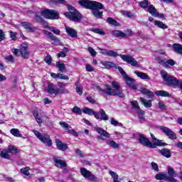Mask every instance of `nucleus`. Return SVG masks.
<instances>
[{"instance_id": "7c9ffc66", "label": "nucleus", "mask_w": 182, "mask_h": 182, "mask_svg": "<svg viewBox=\"0 0 182 182\" xmlns=\"http://www.w3.org/2000/svg\"><path fill=\"white\" fill-rule=\"evenodd\" d=\"M154 25L155 26H157V28H160V29H168V26L167 25L158 20L154 21Z\"/></svg>"}, {"instance_id": "79ce46f5", "label": "nucleus", "mask_w": 182, "mask_h": 182, "mask_svg": "<svg viewBox=\"0 0 182 182\" xmlns=\"http://www.w3.org/2000/svg\"><path fill=\"white\" fill-rule=\"evenodd\" d=\"M168 174L169 176L168 177H177V173L176 172L174 168L171 166L168 167Z\"/></svg>"}, {"instance_id": "c03bdc74", "label": "nucleus", "mask_w": 182, "mask_h": 182, "mask_svg": "<svg viewBox=\"0 0 182 182\" xmlns=\"http://www.w3.org/2000/svg\"><path fill=\"white\" fill-rule=\"evenodd\" d=\"M91 32H94V33H98V35H102L105 36L106 33L102 28H92Z\"/></svg>"}, {"instance_id": "a878e982", "label": "nucleus", "mask_w": 182, "mask_h": 182, "mask_svg": "<svg viewBox=\"0 0 182 182\" xmlns=\"http://www.w3.org/2000/svg\"><path fill=\"white\" fill-rule=\"evenodd\" d=\"M100 63L105 66V69H111V68L116 66V64L112 61H101Z\"/></svg>"}, {"instance_id": "b1692460", "label": "nucleus", "mask_w": 182, "mask_h": 182, "mask_svg": "<svg viewBox=\"0 0 182 182\" xmlns=\"http://www.w3.org/2000/svg\"><path fill=\"white\" fill-rule=\"evenodd\" d=\"M159 153H160L161 156H164V157H166V159H170V157H171V152L168 149H163L159 150Z\"/></svg>"}, {"instance_id": "bb28decb", "label": "nucleus", "mask_w": 182, "mask_h": 182, "mask_svg": "<svg viewBox=\"0 0 182 182\" xmlns=\"http://www.w3.org/2000/svg\"><path fill=\"white\" fill-rule=\"evenodd\" d=\"M140 92H142L143 95H146L149 99H153V97H154V93L146 88H141Z\"/></svg>"}, {"instance_id": "49530a36", "label": "nucleus", "mask_w": 182, "mask_h": 182, "mask_svg": "<svg viewBox=\"0 0 182 182\" xmlns=\"http://www.w3.org/2000/svg\"><path fill=\"white\" fill-rule=\"evenodd\" d=\"M168 65L171 66H174V65H176V61H174L173 59L167 60L165 61V63H164V68H168Z\"/></svg>"}, {"instance_id": "5fc2aeb1", "label": "nucleus", "mask_w": 182, "mask_h": 182, "mask_svg": "<svg viewBox=\"0 0 182 182\" xmlns=\"http://www.w3.org/2000/svg\"><path fill=\"white\" fill-rule=\"evenodd\" d=\"M140 6L144 9L149 8V6H150V3H149L148 0H144L140 3Z\"/></svg>"}, {"instance_id": "9b49d317", "label": "nucleus", "mask_w": 182, "mask_h": 182, "mask_svg": "<svg viewBox=\"0 0 182 182\" xmlns=\"http://www.w3.org/2000/svg\"><path fill=\"white\" fill-rule=\"evenodd\" d=\"M43 33H45V35H47V36H48V38H50V39L51 41H53L54 45H56V46L62 45L60 40L58 37H56V36L53 35V33H52L46 30L43 31Z\"/></svg>"}, {"instance_id": "6ab92c4d", "label": "nucleus", "mask_w": 182, "mask_h": 182, "mask_svg": "<svg viewBox=\"0 0 182 182\" xmlns=\"http://www.w3.org/2000/svg\"><path fill=\"white\" fill-rule=\"evenodd\" d=\"M65 31L67 32L68 36H70L71 38H77V31H76V30L74 28L66 26Z\"/></svg>"}, {"instance_id": "473e14b6", "label": "nucleus", "mask_w": 182, "mask_h": 182, "mask_svg": "<svg viewBox=\"0 0 182 182\" xmlns=\"http://www.w3.org/2000/svg\"><path fill=\"white\" fill-rule=\"evenodd\" d=\"M51 11L52 9H46L42 10L41 13V16H43L46 19H49Z\"/></svg>"}, {"instance_id": "a211bd4d", "label": "nucleus", "mask_w": 182, "mask_h": 182, "mask_svg": "<svg viewBox=\"0 0 182 182\" xmlns=\"http://www.w3.org/2000/svg\"><path fill=\"white\" fill-rule=\"evenodd\" d=\"M151 137L154 142L152 144L155 145V149H156V147H157V146L159 147H163L164 146H167V144L163 142L162 140H159L157 138H156V136H154V134H153L152 133H151Z\"/></svg>"}, {"instance_id": "f03ea898", "label": "nucleus", "mask_w": 182, "mask_h": 182, "mask_svg": "<svg viewBox=\"0 0 182 182\" xmlns=\"http://www.w3.org/2000/svg\"><path fill=\"white\" fill-rule=\"evenodd\" d=\"M100 50H101V53L102 55H106V56H111V58H117V56H119L124 62H126V63H129L132 66H134L135 68H139V62L133 58V56L130 55H119L117 52L112 50H106V49H102L99 48Z\"/></svg>"}, {"instance_id": "e433bc0d", "label": "nucleus", "mask_w": 182, "mask_h": 182, "mask_svg": "<svg viewBox=\"0 0 182 182\" xmlns=\"http://www.w3.org/2000/svg\"><path fill=\"white\" fill-rule=\"evenodd\" d=\"M99 114L101 116L100 117L101 120H104V121L109 120V115H107L106 114V112H105V109H100V112H99Z\"/></svg>"}, {"instance_id": "2eb2a0df", "label": "nucleus", "mask_w": 182, "mask_h": 182, "mask_svg": "<svg viewBox=\"0 0 182 182\" xmlns=\"http://www.w3.org/2000/svg\"><path fill=\"white\" fill-rule=\"evenodd\" d=\"M21 23L23 28H25L27 32L33 33L36 32L37 29L36 27L33 26V25L29 22H21Z\"/></svg>"}, {"instance_id": "774afa93", "label": "nucleus", "mask_w": 182, "mask_h": 182, "mask_svg": "<svg viewBox=\"0 0 182 182\" xmlns=\"http://www.w3.org/2000/svg\"><path fill=\"white\" fill-rule=\"evenodd\" d=\"M4 178L6 181H9V182H15V180H14V178L6 176V175H4Z\"/></svg>"}, {"instance_id": "9d476101", "label": "nucleus", "mask_w": 182, "mask_h": 182, "mask_svg": "<svg viewBox=\"0 0 182 182\" xmlns=\"http://www.w3.org/2000/svg\"><path fill=\"white\" fill-rule=\"evenodd\" d=\"M155 178L156 180H165L168 182H178V180L174 178V177H168L166 173H159L156 175Z\"/></svg>"}, {"instance_id": "13d9d810", "label": "nucleus", "mask_w": 182, "mask_h": 182, "mask_svg": "<svg viewBox=\"0 0 182 182\" xmlns=\"http://www.w3.org/2000/svg\"><path fill=\"white\" fill-rule=\"evenodd\" d=\"M72 112L76 113L77 114H82V110L77 106H75L73 108Z\"/></svg>"}, {"instance_id": "f8f14e48", "label": "nucleus", "mask_w": 182, "mask_h": 182, "mask_svg": "<svg viewBox=\"0 0 182 182\" xmlns=\"http://www.w3.org/2000/svg\"><path fill=\"white\" fill-rule=\"evenodd\" d=\"M20 55L24 59H28L29 58V52H28V44L23 43L20 46Z\"/></svg>"}, {"instance_id": "393cba45", "label": "nucleus", "mask_w": 182, "mask_h": 182, "mask_svg": "<svg viewBox=\"0 0 182 182\" xmlns=\"http://www.w3.org/2000/svg\"><path fill=\"white\" fill-rule=\"evenodd\" d=\"M112 35H113V36H115V38H126V34L119 30L112 31Z\"/></svg>"}, {"instance_id": "3c124183", "label": "nucleus", "mask_w": 182, "mask_h": 182, "mask_svg": "<svg viewBox=\"0 0 182 182\" xmlns=\"http://www.w3.org/2000/svg\"><path fill=\"white\" fill-rule=\"evenodd\" d=\"M29 170H31V168L27 166L21 168L20 171L22 174H24V176H31V173H29Z\"/></svg>"}, {"instance_id": "ddd939ff", "label": "nucleus", "mask_w": 182, "mask_h": 182, "mask_svg": "<svg viewBox=\"0 0 182 182\" xmlns=\"http://www.w3.org/2000/svg\"><path fill=\"white\" fill-rule=\"evenodd\" d=\"M80 173L82 176L85 177V178H90L91 181H93V180L96 178V176H95V175H92V172L86 169V168H81Z\"/></svg>"}, {"instance_id": "f257e3e1", "label": "nucleus", "mask_w": 182, "mask_h": 182, "mask_svg": "<svg viewBox=\"0 0 182 182\" xmlns=\"http://www.w3.org/2000/svg\"><path fill=\"white\" fill-rule=\"evenodd\" d=\"M106 90L102 89L100 86L92 84V89L94 90H97L100 92L105 93V95H107L108 96H118V97H120L121 99H124L126 97V95L123 92L122 90V88L120 87V85L117 81H112V87L109 85H106Z\"/></svg>"}, {"instance_id": "1a4fd4ad", "label": "nucleus", "mask_w": 182, "mask_h": 182, "mask_svg": "<svg viewBox=\"0 0 182 182\" xmlns=\"http://www.w3.org/2000/svg\"><path fill=\"white\" fill-rule=\"evenodd\" d=\"M159 129L162 132V133H164V134H166V136H167L171 140H176L177 139V135L174 132L170 129V128L164 126H161Z\"/></svg>"}, {"instance_id": "ea45409f", "label": "nucleus", "mask_w": 182, "mask_h": 182, "mask_svg": "<svg viewBox=\"0 0 182 182\" xmlns=\"http://www.w3.org/2000/svg\"><path fill=\"white\" fill-rule=\"evenodd\" d=\"M35 21L36 22H37L38 23H41V25H46V21H45V19H43V18H42V16L36 15L35 16Z\"/></svg>"}, {"instance_id": "2f4dec72", "label": "nucleus", "mask_w": 182, "mask_h": 182, "mask_svg": "<svg viewBox=\"0 0 182 182\" xmlns=\"http://www.w3.org/2000/svg\"><path fill=\"white\" fill-rule=\"evenodd\" d=\"M134 73L138 77H140V79L150 80V77L144 73L135 71Z\"/></svg>"}, {"instance_id": "72a5a7b5", "label": "nucleus", "mask_w": 182, "mask_h": 182, "mask_svg": "<svg viewBox=\"0 0 182 182\" xmlns=\"http://www.w3.org/2000/svg\"><path fill=\"white\" fill-rule=\"evenodd\" d=\"M155 95H156V96H161L164 97H170V94L168 93V92L165 90L155 91Z\"/></svg>"}, {"instance_id": "4d7b16f0", "label": "nucleus", "mask_w": 182, "mask_h": 182, "mask_svg": "<svg viewBox=\"0 0 182 182\" xmlns=\"http://www.w3.org/2000/svg\"><path fill=\"white\" fill-rule=\"evenodd\" d=\"M155 60H156L158 63H159L160 65L164 67V63H166V61L163 60V58H161V57L156 56L155 58Z\"/></svg>"}, {"instance_id": "a19ab883", "label": "nucleus", "mask_w": 182, "mask_h": 182, "mask_svg": "<svg viewBox=\"0 0 182 182\" xmlns=\"http://www.w3.org/2000/svg\"><path fill=\"white\" fill-rule=\"evenodd\" d=\"M139 99H140L142 105H144V106H145L146 108L151 107L152 105H151V100L147 102V100H146L143 97H140Z\"/></svg>"}, {"instance_id": "a18cd8bd", "label": "nucleus", "mask_w": 182, "mask_h": 182, "mask_svg": "<svg viewBox=\"0 0 182 182\" xmlns=\"http://www.w3.org/2000/svg\"><path fill=\"white\" fill-rule=\"evenodd\" d=\"M107 22L112 26H119V23L117 21L110 17L107 18Z\"/></svg>"}, {"instance_id": "423d86ee", "label": "nucleus", "mask_w": 182, "mask_h": 182, "mask_svg": "<svg viewBox=\"0 0 182 182\" xmlns=\"http://www.w3.org/2000/svg\"><path fill=\"white\" fill-rule=\"evenodd\" d=\"M33 133H34L35 136L44 144L48 146V147H52V139L50 136L48 134H41L37 130L33 129Z\"/></svg>"}, {"instance_id": "58836bf2", "label": "nucleus", "mask_w": 182, "mask_h": 182, "mask_svg": "<svg viewBox=\"0 0 182 182\" xmlns=\"http://www.w3.org/2000/svg\"><path fill=\"white\" fill-rule=\"evenodd\" d=\"M148 12L152 15V16H157V10L154 7V6L149 4L148 7Z\"/></svg>"}, {"instance_id": "4468645a", "label": "nucleus", "mask_w": 182, "mask_h": 182, "mask_svg": "<svg viewBox=\"0 0 182 182\" xmlns=\"http://www.w3.org/2000/svg\"><path fill=\"white\" fill-rule=\"evenodd\" d=\"M82 113H85V114H88L89 116H95V119H97V120H99V119H100V115H99V114L96 112H95V110L89 108V107H85L82 109Z\"/></svg>"}, {"instance_id": "37998d69", "label": "nucleus", "mask_w": 182, "mask_h": 182, "mask_svg": "<svg viewBox=\"0 0 182 182\" xmlns=\"http://www.w3.org/2000/svg\"><path fill=\"white\" fill-rule=\"evenodd\" d=\"M109 174L113 178V182H120L119 181V175L117 173L113 171H109Z\"/></svg>"}, {"instance_id": "cd10ccee", "label": "nucleus", "mask_w": 182, "mask_h": 182, "mask_svg": "<svg viewBox=\"0 0 182 182\" xmlns=\"http://www.w3.org/2000/svg\"><path fill=\"white\" fill-rule=\"evenodd\" d=\"M10 133L15 137H21L22 139H26V137H24L22 136V134H21V132L18 129H11L10 130Z\"/></svg>"}, {"instance_id": "c9c22d12", "label": "nucleus", "mask_w": 182, "mask_h": 182, "mask_svg": "<svg viewBox=\"0 0 182 182\" xmlns=\"http://www.w3.org/2000/svg\"><path fill=\"white\" fill-rule=\"evenodd\" d=\"M0 156L3 159H6L7 160H9V159H11L9 149H3L0 153Z\"/></svg>"}, {"instance_id": "c756f323", "label": "nucleus", "mask_w": 182, "mask_h": 182, "mask_svg": "<svg viewBox=\"0 0 182 182\" xmlns=\"http://www.w3.org/2000/svg\"><path fill=\"white\" fill-rule=\"evenodd\" d=\"M136 113L139 119V122L144 123V121L146 120V117H144V111L140 109L136 111Z\"/></svg>"}, {"instance_id": "dca6fc26", "label": "nucleus", "mask_w": 182, "mask_h": 182, "mask_svg": "<svg viewBox=\"0 0 182 182\" xmlns=\"http://www.w3.org/2000/svg\"><path fill=\"white\" fill-rule=\"evenodd\" d=\"M124 79L125 80L127 85L129 87H131L134 90H137V86H136V84H134V82H136V80H134V79L129 77V75H127V77H124Z\"/></svg>"}, {"instance_id": "de8ad7c7", "label": "nucleus", "mask_w": 182, "mask_h": 182, "mask_svg": "<svg viewBox=\"0 0 182 182\" xmlns=\"http://www.w3.org/2000/svg\"><path fill=\"white\" fill-rule=\"evenodd\" d=\"M9 150V153H11V154H16V153H19V149H16V147L14 146H10L7 149Z\"/></svg>"}, {"instance_id": "680f3d73", "label": "nucleus", "mask_w": 182, "mask_h": 182, "mask_svg": "<svg viewBox=\"0 0 182 182\" xmlns=\"http://www.w3.org/2000/svg\"><path fill=\"white\" fill-rule=\"evenodd\" d=\"M117 69L119 70V72L121 73V75L123 76V77H127V75L126 74V72L122 67H117Z\"/></svg>"}, {"instance_id": "4c0bfd02", "label": "nucleus", "mask_w": 182, "mask_h": 182, "mask_svg": "<svg viewBox=\"0 0 182 182\" xmlns=\"http://www.w3.org/2000/svg\"><path fill=\"white\" fill-rule=\"evenodd\" d=\"M106 144H108L109 147H112V149H119V147H120L114 140H107Z\"/></svg>"}, {"instance_id": "0eeeda50", "label": "nucleus", "mask_w": 182, "mask_h": 182, "mask_svg": "<svg viewBox=\"0 0 182 182\" xmlns=\"http://www.w3.org/2000/svg\"><path fill=\"white\" fill-rule=\"evenodd\" d=\"M47 92L49 93V95H55V96H58V95H63L65 90L60 88H55L54 83H49Z\"/></svg>"}, {"instance_id": "6e6552de", "label": "nucleus", "mask_w": 182, "mask_h": 182, "mask_svg": "<svg viewBox=\"0 0 182 182\" xmlns=\"http://www.w3.org/2000/svg\"><path fill=\"white\" fill-rule=\"evenodd\" d=\"M139 142L140 144H142V146H145V147H150L151 149H156V145L153 144L149 139L146 138V136H144L143 134H139Z\"/></svg>"}, {"instance_id": "0e129e2a", "label": "nucleus", "mask_w": 182, "mask_h": 182, "mask_svg": "<svg viewBox=\"0 0 182 182\" xmlns=\"http://www.w3.org/2000/svg\"><path fill=\"white\" fill-rule=\"evenodd\" d=\"M151 166L155 171H159V165L154 162H151Z\"/></svg>"}, {"instance_id": "bf43d9fd", "label": "nucleus", "mask_w": 182, "mask_h": 182, "mask_svg": "<svg viewBox=\"0 0 182 182\" xmlns=\"http://www.w3.org/2000/svg\"><path fill=\"white\" fill-rule=\"evenodd\" d=\"M11 52H12V53H14V55H15L16 56H21V51H20L19 49L12 48V49H11Z\"/></svg>"}, {"instance_id": "aec40b11", "label": "nucleus", "mask_w": 182, "mask_h": 182, "mask_svg": "<svg viewBox=\"0 0 182 182\" xmlns=\"http://www.w3.org/2000/svg\"><path fill=\"white\" fill-rule=\"evenodd\" d=\"M95 129L99 134H101V136H104V137H107V139L110 138V134L109 132L105 131V129L99 127H95Z\"/></svg>"}, {"instance_id": "412c9836", "label": "nucleus", "mask_w": 182, "mask_h": 182, "mask_svg": "<svg viewBox=\"0 0 182 182\" xmlns=\"http://www.w3.org/2000/svg\"><path fill=\"white\" fill-rule=\"evenodd\" d=\"M100 9H103L96 8V9H92L91 10L92 15H94L95 18H97L98 19H102L103 16V12L100 11Z\"/></svg>"}, {"instance_id": "7ed1b4c3", "label": "nucleus", "mask_w": 182, "mask_h": 182, "mask_svg": "<svg viewBox=\"0 0 182 182\" xmlns=\"http://www.w3.org/2000/svg\"><path fill=\"white\" fill-rule=\"evenodd\" d=\"M67 7L69 12L64 13L65 16L73 22H80L82 14L75 7L70 6V4L67 5Z\"/></svg>"}, {"instance_id": "603ef678", "label": "nucleus", "mask_w": 182, "mask_h": 182, "mask_svg": "<svg viewBox=\"0 0 182 182\" xmlns=\"http://www.w3.org/2000/svg\"><path fill=\"white\" fill-rule=\"evenodd\" d=\"M121 14L124 16H126V18H132V16H133V13H132V11H122Z\"/></svg>"}, {"instance_id": "f704fd0d", "label": "nucleus", "mask_w": 182, "mask_h": 182, "mask_svg": "<svg viewBox=\"0 0 182 182\" xmlns=\"http://www.w3.org/2000/svg\"><path fill=\"white\" fill-rule=\"evenodd\" d=\"M56 68H58L59 71L61 72V73H63L66 70V66L65 65V63H60V61H58L56 63Z\"/></svg>"}, {"instance_id": "338daca9", "label": "nucleus", "mask_w": 182, "mask_h": 182, "mask_svg": "<svg viewBox=\"0 0 182 182\" xmlns=\"http://www.w3.org/2000/svg\"><path fill=\"white\" fill-rule=\"evenodd\" d=\"M85 69L87 72H93L95 70V68H93V67H92V65L90 64L86 65Z\"/></svg>"}, {"instance_id": "39448f33", "label": "nucleus", "mask_w": 182, "mask_h": 182, "mask_svg": "<svg viewBox=\"0 0 182 182\" xmlns=\"http://www.w3.org/2000/svg\"><path fill=\"white\" fill-rule=\"evenodd\" d=\"M161 76L164 82H166L168 86H178L180 80L176 78L173 75H170V74L167 73L166 70H162L161 71Z\"/></svg>"}, {"instance_id": "e2e57ef3", "label": "nucleus", "mask_w": 182, "mask_h": 182, "mask_svg": "<svg viewBox=\"0 0 182 182\" xmlns=\"http://www.w3.org/2000/svg\"><path fill=\"white\" fill-rule=\"evenodd\" d=\"M7 62H11V63H14L15 62V59L14 58V55H9L5 58Z\"/></svg>"}, {"instance_id": "20e7f679", "label": "nucleus", "mask_w": 182, "mask_h": 182, "mask_svg": "<svg viewBox=\"0 0 182 182\" xmlns=\"http://www.w3.org/2000/svg\"><path fill=\"white\" fill-rule=\"evenodd\" d=\"M78 4L81 5V6H84L86 9H96L98 8L99 9H103L104 6L102 3L95 1H90V0H80Z\"/></svg>"}, {"instance_id": "6e6d98bb", "label": "nucleus", "mask_w": 182, "mask_h": 182, "mask_svg": "<svg viewBox=\"0 0 182 182\" xmlns=\"http://www.w3.org/2000/svg\"><path fill=\"white\" fill-rule=\"evenodd\" d=\"M75 90L80 96H82L83 95V87L80 85H76Z\"/></svg>"}, {"instance_id": "052dcab7", "label": "nucleus", "mask_w": 182, "mask_h": 182, "mask_svg": "<svg viewBox=\"0 0 182 182\" xmlns=\"http://www.w3.org/2000/svg\"><path fill=\"white\" fill-rule=\"evenodd\" d=\"M45 62L47 63V65H50L52 63V57L50 55H48L46 58L44 59Z\"/></svg>"}, {"instance_id": "4be33fe9", "label": "nucleus", "mask_w": 182, "mask_h": 182, "mask_svg": "<svg viewBox=\"0 0 182 182\" xmlns=\"http://www.w3.org/2000/svg\"><path fill=\"white\" fill-rule=\"evenodd\" d=\"M173 50L178 55H182V45L180 43H174L172 45Z\"/></svg>"}, {"instance_id": "f3484780", "label": "nucleus", "mask_w": 182, "mask_h": 182, "mask_svg": "<svg viewBox=\"0 0 182 182\" xmlns=\"http://www.w3.org/2000/svg\"><path fill=\"white\" fill-rule=\"evenodd\" d=\"M55 144L57 149L60 150V151H66V150H68L69 148L67 144L63 143L62 141L59 139H55Z\"/></svg>"}, {"instance_id": "5701e85b", "label": "nucleus", "mask_w": 182, "mask_h": 182, "mask_svg": "<svg viewBox=\"0 0 182 182\" xmlns=\"http://www.w3.org/2000/svg\"><path fill=\"white\" fill-rule=\"evenodd\" d=\"M54 163L56 167L58 168H63V167H66V161L62 159H55Z\"/></svg>"}, {"instance_id": "864d4df0", "label": "nucleus", "mask_w": 182, "mask_h": 182, "mask_svg": "<svg viewBox=\"0 0 182 182\" xmlns=\"http://www.w3.org/2000/svg\"><path fill=\"white\" fill-rule=\"evenodd\" d=\"M49 31H50V32H53L55 33V35H60V30L57 29L56 28H55L54 26H50L48 27Z\"/></svg>"}, {"instance_id": "69168bd1", "label": "nucleus", "mask_w": 182, "mask_h": 182, "mask_svg": "<svg viewBox=\"0 0 182 182\" xmlns=\"http://www.w3.org/2000/svg\"><path fill=\"white\" fill-rule=\"evenodd\" d=\"M88 52L90 53L91 55L95 56L96 55V51L92 47H89L87 48Z\"/></svg>"}, {"instance_id": "c85d7f7f", "label": "nucleus", "mask_w": 182, "mask_h": 182, "mask_svg": "<svg viewBox=\"0 0 182 182\" xmlns=\"http://www.w3.org/2000/svg\"><path fill=\"white\" fill-rule=\"evenodd\" d=\"M48 19H51L52 21H55V19H59V12L51 9V11L50 12V17H48Z\"/></svg>"}, {"instance_id": "8fccbe9b", "label": "nucleus", "mask_w": 182, "mask_h": 182, "mask_svg": "<svg viewBox=\"0 0 182 182\" xmlns=\"http://www.w3.org/2000/svg\"><path fill=\"white\" fill-rule=\"evenodd\" d=\"M110 123L112 126H119V127H123V124L119 122V121L114 119V118L110 119Z\"/></svg>"}, {"instance_id": "09e8293b", "label": "nucleus", "mask_w": 182, "mask_h": 182, "mask_svg": "<svg viewBox=\"0 0 182 182\" xmlns=\"http://www.w3.org/2000/svg\"><path fill=\"white\" fill-rule=\"evenodd\" d=\"M130 105H132V109H134L135 110H140V106H139V102L137 101H131Z\"/></svg>"}]
</instances>
